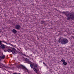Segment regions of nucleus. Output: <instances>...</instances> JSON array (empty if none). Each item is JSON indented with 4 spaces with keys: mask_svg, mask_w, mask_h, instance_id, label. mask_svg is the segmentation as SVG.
I'll list each match as a JSON object with an SVG mask.
<instances>
[{
    "mask_svg": "<svg viewBox=\"0 0 74 74\" xmlns=\"http://www.w3.org/2000/svg\"><path fill=\"white\" fill-rule=\"evenodd\" d=\"M46 66H47V69H48V66H47V65H45Z\"/></svg>",
    "mask_w": 74,
    "mask_h": 74,
    "instance_id": "obj_19",
    "label": "nucleus"
},
{
    "mask_svg": "<svg viewBox=\"0 0 74 74\" xmlns=\"http://www.w3.org/2000/svg\"><path fill=\"white\" fill-rule=\"evenodd\" d=\"M33 66H34V68H36V69H38V67H37V64H36L34 63L33 64Z\"/></svg>",
    "mask_w": 74,
    "mask_h": 74,
    "instance_id": "obj_8",
    "label": "nucleus"
},
{
    "mask_svg": "<svg viewBox=\"0 0 74 74\" xmlns=\"http://www.w3.org/2000/svg\"><path fill=\"white\" fill-rule=\"evenodd\" d=\"M9 69H13V68H12L9 67Z\"/></svg>",
    "mask_w": 74,
    "mask_h": 74,
    "instance_id": "obj_26",
    "label": "nucleus"
},
{
    "mask_svg": "<svg viewBox=\"0 0 74 74\" xmlns=\"http://www.w3.org/2000/svg\"><path fill=\"white\" fill-rule=\"evenodd\" d=\"M12 32L15 34L17 33V31L16 29H14L12 30Z\"/></svg>",
    "mask_w": 74,
    "mask_h": 74,
    "instance_id": "obj_9",
    "label": "nucleus"
},
{
    "mask_svg": "<svg viewBox=\"0 0 74 74\" xmlns=\"http://www.w3.org/2000/svg\"><path fill=\"white\" fill-rule=\"evenodd\" d=\"M16 55V54H14V55H15V56Z\"/></svg>",
    "mask_w": 74,
    "mask_h": 74,
    "instance_id": "obj_30",
    "label": "nucleus"
},
{
    "mask_svg": "<svg viewBox=\"0 0 74 74\" xmlns=\"http://www.w3.org/2000/svg\"><path fill=\"white\" fill-rule=\"evenodd\" d=\"M41 24H44V25H45V21H41Z\"/></svg>",
    "mask_w": 74,
    "mask_h": 74,
    "instance_id": "obj_10",
    "label": "nucleus"
},
{
    "mask_svg": "<svg viewBox=\"0 0 74 74\" xmlns=\"http://www.w3.org/2000/svg\"><path fill=\"white\" fill-rule=\"evenodd\" d=\"M5 58V57L4 55H3V56L2 57V59H3Z\"/></svg>",
    "mask_w": 74,
    "mask_h": 74,
    "instance_id": "obj_15",
    "label": "nucleus"
},
{
    "mask_svg": "<svg viewBox=\"0 0 74 74\" xmlns=\"http://www.w3.org/2000/svg\"><path fill=\"white\" fill-rule=\"evenodd\" d=\"M43 64H45V65L46 64H45V63H44V62H43Z\"/></svg>",
    "mask_w": 74,
    "mask_h": 74,
    "instance_id": "obj_23",
    "label": "nucleus"
},
{
    "mask_svg": "<svg viewBox=\"0 0 74 74\" xmlns=\"http://www.w3.org/2000/svg\"><path fill=\"white\" fill-rule=\"evenodd\" d=\"M27 63H28V64H31V63H30V62H27Z\"/></svg>",
    "mask_w": 74,
    "mask_h": 74,
    "instance_id": "obj_17",
    "label": "nucleus"
},
{
    "mask_svg": "<svg viewBox=\"0 0 74 74\" xmlns=\"http://www.w3.org/2000/svg\"><path fill=\"white\" fill-rule=\"evenodd\" d=\"M30 64V66H31V68L32 69H34V67L33 68V65H32V64Z\"/></svg>",
    "mask_w": 74,
    "mask_h": 74,
    "instance_id": "obj_11",
    "label": "nucleus"
},
{
    "mask_svg": "<svg viewBox=\"0 0 74 74\" xmlns=\"http://www.w3.org/2000/svg\"><path fill=\"white\" fill-rule=\"evenodd\" d=\"M1 44V45L2 44V43H1V41L0 40V45Z\"/></svg>",
    "mask_w": 74,
    "mask_h": 74,
    "instance_id": "obj_16",
    "label": "nucleus"
},
{
    "mask_svg": "<svg viewBox=\"0 0 74 74\" xmlns=\"http://www.w3.org/2000/svg\"><path fill=\"white\" fill-rule=\"evenodd\" d=\"M58 42L61 43L62 44H66L69 42L68 40L66 38H63L61 39V38H59L58 40Z\"/></svg>",
    "mask_w": 74,
    "mask_h": 74,
    "instance_id": "obj_2",
    "label": "nucleus"
},
{
    "mask_svg": "<svg viewBox=\"0 0 74 74\" xmlns=\"http://www.w3.org/2000/svg\"><path fill=\"white\" fill-rule=\"evenodd\" d=\"M3 41H1V42H3Z\"/></svg>",
    "mask_w": 74,
    "mask_h": 74,
    "instance_id": "obj_31",
    "label": "nucleus"
},
{
    "mask_svg": "<svg viewBox=\"0 0 74 74\" xmlns=\"http://www.w3.org/2000/svg\"><path fill=\"white\" fill-rule=\"evenodd\" d=\"M25 54H23V53H22V55H23V56H24Z\"/></svg>",
    "mask_w": 74,
    "mask_h": 74,
    "instance_id": "obj_24",
    "label": "nucleus"
},
{
    "mask_svg": "<svg viewBox=\"0 0 74 74\" xmlns=\"http://www.w3.org/2000/svg\"><path fill=\"white\" fill-rule=\"evenodd\" d=\"M71 37L73 38H74V37L73 36H71Z\"/></svg>",
    "mask_w": 74,
    "mask_h": 74,
    "instance_id": "obj_20",
    "label": "nucleus"
},
{
    "mask_svg": "<svg viewBox=\"0 0 74 74\" xmlns=\"http://www.w3.org/2000/svg\"><path fill=\"white\" fill-rule=\"evenodd\" d=\"M17 67L19 69H23L24 70H26L27 71H28V69L23 66V65H19L17 66Z\"/></svg>",
    "mask_w": 74,
    "mask_h": 74,
    "instance_id": "obj_3",
    "label": "nucleus"
},
{
    "mask_svg": "<svg viewBox=\"0 0 74 74\" xmlns=\"http://www.w3.org/2000/svg\"><path fill=\"white\" fill-rule=\"evenodd\" d=\"M4 52H7L8 51H5V50H4Z\"/></svg>",
    "mask_w": 74,
    "mask_h": 74,
    "instance_id": "obj_25",
    "label": "nucleus"
},
{
    "mask_svg": "<svg viewBox=\"0 0 74 74\" xmlns=\"http://www.w3.org/2000/svg\"><path fill=\"white\" fill-rule=\"evenodd\" d=\"M15 29L17 30H19L20 29V25H16L15 27Z\"/></svg>",
    "mask_w": 74,
    "mask_h": 74,
    "instance_id": "obj_6",
    "label": "nucleus"
},
{
    "mask_svg": "<svg viewBox=\"0 0 74 74\" xmlns=\"http://www.w3.org/2000/svg\"><path fill=\"white\" fill-rule=\"evenodd\" d=\"M63 63L64 65L65 66H66V65H67V62H65V61Z\"/></svg>",
    "mask_w": 74,
    "mask_h": 74,
    "instance_id": "obj_12",
    "label": "nucleus"
},
{
    "mask_svg": "<svg viewBox=\"0 0 74 74\" xmlns=\"http://www.w3.org/2000/svg\"><path fill=\"white\" fill-rule=\"evenodd\" d=\"M24 56H25L27 57V56H26L25 54H24Z\"/></svg>",
    "mask_w": 74,
    "mask_h": 74,
    "instance_id": "obj_22",
    "label": "nucleus"
},
{
    "mask_svg": "<svg viewBox=\"0 0 74 74\" xmlns=\"http://www.w3.org/2000/svg\"><path fill=\"white\" fill-rule=\"evenodd\" d=\"M18 52V53H20V52Z\"/></svg>",
    "mask_w": 74,
    "mask_h": 74,
    "instance_id": "obj_29",
    "label": "nucleus"
},
{
    "mask_svg": "<svg viewBox=\"0 0 74 74\" xmlns=\"http://www.w3.org/2000/svg\"><path fill=\"white\" fill-rule=\"evenodd\" d=\"M10 45H12V46H13V45H12V44H11Z\"/></svg>",
    "mask_w": 74,
    "mask_h": 74,
    "instance_id": "obj_27",
    "label": "nucleus"
},
{
    "mask_svg": "<svg viewBox=\"0 0 74 74\" xmlns=\"http://www.w3.org/2000/svg\"><path fill=\"white\" fill-rule=\"evenodd\" d=\"M3 42L4 43H7V42H5V41H3Z\"/></svg>",
    "mask_w": 74,
    "mask_h": 74,
    "instance_id": "obj_21",
    "label": "nucleus"
},
{
    "mask_svg": "<svg viewBox=\"0 0 74 74\" xmlns=\"http://www.w3.org/2000/svg\"><path fill=\"white\" fill-rule=\"evenodd\" d=\"M6 44L7 45H8V44H10V43H7V42H6Z\"/></svg>",
    "mask_w": 74,
    "mask_h": 74,
    "instance_id": "obj_18",
    "label": "nucleus"
},
{
    "mask_svg": "<svg viewBox=\"0 0 74 74\" xmlns=\"http://www.w3.org/2000/svg\"><path fill=\"white\" fill-rule=\"evenodd\" d=\"M60 13L64 14L67 18V20H70V19H71L73 21H74V14L73 12H69V11H66L65 12H60Z\"/></svg>",
    "mask_w": 74,
    "mask_h": 74,
    "instance_id": "obj_1",
    "label": "nucleus"
},
{
    "mask_svg": "<svg viewBox=\"0 0 74 74\" xmlns=\"http://www.w3.org/2000/svg\"><path fill=\"white\" fill-rule=\"evenodd\" d=\"M41 62V63L42 62V61L40 62Z\"/></svg>",
    "mask_w": 74,
    "mask_h": 74,
    "instance_id": "obj_28",
    "label": "nucleus"
},
{
    "mask_svg": "<svg viewBox=\"0 0 74 74\" xmlns=\"http://www.w3.org/2000/svg\"><path fill=\"white\" fill-rule=\"evenodd\" d=\"M61 61L62 62H63V63L65 62V60H64L62 58L61 60Z\"/></svg>",
    "mask_w": 74,
    "mask_h": 74,
    "instance_id": "obj_13",
    "label": "nucleus"
},
{
    "mask_svg": "<svg viewBox=\"0 0 74 74\" xmlns=\"http://www.w3.org/2000/svg\"><path fill=\"white\" fill-rule=\"evenodd\" d=\"M25 61H26V62H29V60L27 58H25Z\"/></svg>",
    "mask_w": 74,
    "mask_h": 74,
    "instance_id": "obj_14",
    "label": "nucleus"
},
{
    "mask_svg": "<svg viewBox=\"0 0 74 74\" xmlns=\"http://www.w3.org/2000/svg\"><path fill=\"white\" fill-rule=\"evenodd\" d=\"M0 47H1V48H2V49H4V48H5V45L2 44L1 45Z\"/></svg>",
    "mask_w": 74,
    "mask_h": 74,
    "instance_id": "obj_7",
    "label": "nucleus"
},
{
    "mask_svg": "<svg viewBox=\"0 0 74 74\" xmlns=\"http://www.w3.org/2000/svg\"><path fill=\"white\" fill-rule=\"evenodd\" d=\"M55 10H57V9H55Z\"/></svg>",
    "mask_w": 74,
    "mask_h": 74,
    "instance_id": "obj_32",
    "label": "nucleus"
},
{
    "mask_svg": "<svg viewBox=\"0 0 74 74\" xmlns=\"http://www.w3.org/2000/svg\"><path fill=\"white\" fill-rule=\"evenodd\" d=\"M11 49H8V52H12L13 54H14V53H15V51L16 50L15 49V48H11ZM11 49H12V50H11Z\"/></svg>",
    "mask_w": 74,
    "mask_h": 74,
    "instance_id": "obj_4",
    "label": "nucleus"
},
{
    "mask_svg": "<svg viewBox=\"0 0 74 74\" xmlns=\"http://www.w3.org/2000/svg\"><path fill=\"white\" fill-rule=\"evenodd\" d=\"M1 60V57L0 56V61ZM2 65H1L0 64V68L2 69L3 67H5V68H7L8 67L7 66H5V64H1Z\"/></svg>",
    "mask_w": 74,
    "mask_h": 74,
    "instance_id": "obj_5",
    "label": "nucleus"
}]
</instances>
